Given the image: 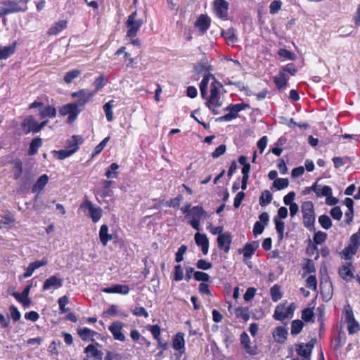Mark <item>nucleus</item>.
<instances>
[{
	"label": "nucleus",
	"instance_id": "obj_17",
	"mask_svg": "<svg viewBox=\"0 0 360 360\" xmlns=\"http://www.w3.org/2000/svg\"><path fill=\"white\" fill-rule=\"evenodd\" d=\"M240 344L245 349L246 353L250 355H256L257 354V347L256 345H250V339L248 335L243 332L241 333L240 337Z\"/></svg>",
	"mask_w": 360,
	"mask_h": 360
},
{
	"label": "nucleus",
	"instance_id": "obj_31",
	"mask_svg": "<svg viewBox=\"0 0 360 360\" xmlns=\"http://www.w3.org/2000/svg\"><path fill=\"white\" fill-rule=\"evenodd\" d=\"M49 181V176L46 174L41 175L32 187V193H39L44 189Z\"/></svg>",
	"mask_w": 360,
	"mask_h": 360
},
{
	"label": "nucleus",
	"instance_id": "obj_15",
	"mask_svg": "<svg viewBox=\"0 0 360 360\" xmlns=\"http://www.w3.org/2000/svg\"><path fill=\"white\" fill-rule=\"evenodd\" d=\"M49 263V260L46 257H44L41 260H36L33 262L29 264L28 266L26 268L25 271L22 274V278H27L30 277L34 271L44 266H46Z\"/></svg>",
	"mask_w": 360,
	"mask_h": 360
},
{
	"label": "nucleus",
	"instance_id": "obj_4",
	"mask_svg": "<svg viewBox=\"0 0 360 360\" xmlns=\"http://www.w3.org/2000/svg\"><path fill=\"white\" fill-rule=\"evenodd\" d=\"M207 217V213L204 210L202 206H194L191 208V212L189 214V217H187L189 219L188 223L195 230L199 231L200 230V221Z\"/></svg>",
	"mask_w": 360,
	"mask_h": 360
},
{
	"label": "nucleus",
	"instance_id": "obj_48",
	"mask_svg": "<svg viewBox=\"0 0 360 360\" xmlns=\"http://www.w3.org/2000/svg\"><path fill=\"white\" fill-rule=\"evenodd\" d=\"M210 77V75L205 76L200 84V94L203 98H206L207 89V85H208Z\"/></svg>",
	"mask_w": 360,
	"mask_h": 360
},
{
	"label": "nucleus",
	"instance_id": "obj_35",
	"mask_svg": "<svg viewBox=\"0 0 360 360\" xmlns=\"http://www.w3.org/2000/svg\"><path fill=\"white\" fill-rule=\"evenodd\" d=\"M221 35L224 37L228 44H233L237 41L236 31L233 28L223 31Z\"/></svg>",
	"mask_w": 360,
	"mask_h": 360
},
{
	"label": "nucleus",
	"instance_id": "obj_58",
	"mask_svg": "<svg viewBox=\"0 0 360 360\" xmlns=\"http://www.w3.org/2000/svg\"><path fill=\"white\" fill-rule=\"evenodd\" d=\"M278 54L282 58H285L292 60H294L296 58V56L293 53L285 49H279L278 51Z\"/></svg>",
	"mask_w": 360,
	"mask_h": 360
},
{
	"label": "nucleus",
	"instance_id": "obj_43",
	"mask_svg": "<svg viewBox=\"0 0 360 360\" xmlns=\"http://www.w3.org/2000/svg\"><path fill=\"white\" fill-rule=\"evenodd\" d=\"M272 200V194L268 190H265L262 193L259 198V205L264 207L269 205Z\"/></svg>",
	"mask_w": 360,
	"mask_h": 360
},
{
	"label": "nucleus",
	"instance_id": "obj_64",
	"mask_svg": "<svg viewBox=\"0 0 360 360\" xmlns=\"http://www.w3.org/2000/svg\"><path fill=\"white\" fill-rule=\"evenodd\" d=\"M349 244L358 248L360 246V234L357 232L352 235Z\"/></svg>",
	"mask_w": 360,
	"mask_h": 360
},
{
	"label": "nucleus",
	"instance_id": "obj_3",
	"mask_svg": "<svg viewBox=\"0 0 360 360\" xmlns=\"http://www.w3.org/2000/svg\"><path fill=\"white\" fill-rule=\"evenodd\" d=\"M125 24L127 28L126 37L132 39L137 35L143 21L142 19L137 18V12L134 11L128 16Z\"/></svg>",
	"mask_w": 360,
	"mask_h": 360
},
{
	"label": "nucleus",
	"instance_id": "obj_38",
	"mask_svg": "<svg viewBox=\"0 0 360 360\" xmlns=\"http://www.w3.org/2000/svg\"><path fill=\"white\" fill-rule=\"evenodd\" d=\"M22 172V162L18 159L13 162L12 173L15 179L20 178Z\"/></svg>",
	"mask_w": 360,
	"mask_h": 360
},
{
	"label": "nucleus",
	"instance_id": "obj_40",
	"mask_svg": "<svg viewBox=\"0 0 360 360\" xmlns=\"http://www.w3.org/2000/svg\"><path fill=\"white\" fill-rule=\"evenodd\" d=\"M274 223H275V226H276V230L278 234V238L279 240H283V235H284V230H285V223L283 221H282L281 220H280L279 219H278L277 217H275L274 218Z\"/></svg>",
	"mask_w": 360,
	"mask_h": 360
},
{
	"label": "nucleus",
	"instance_id": "obj_25",
	"mask_svg": "<svg viewBox=\"0 0 360 360\" xmlns=\"http://www.w3.org/2000/svg\"><path fill=\"white\" fill-rule=\"evenodd\" d=\"M287 336L288 330L283 326L276 327L273 332L274 340L278 343H283L286 340Z\"/></svg>",
	"mask_w": 360,
	"mask_h": 360
},
{
	"label": "nucleus",
	"instance_id": "obj_29",
	"mask_svg": "<svg viewBox=\"0 0 360 360\" xmlns=\"http://www.w3.org/2000/svg\"><path fill=\"white\" fill-rule=\"evenodd\" d=\"M77 334L80 338L84 341L94 340L93 338L97 334L94 330H92L88 328H79L77 329Z\"/></svg>",
	"mask_w": 360,
	"mask_h": 360
},
{
	"label": "nucleus",
	"instance_id": "obj_22",
	"mask_svg": "<svg viewBox=\"0 0 360 360\" xmlns=\"http://www.w3.org/2000/svg\"><path fill=\"white\" fill-rule=\"evenodd\" d=\"M103 292L106 293L127 295L129 292V287L127 285L115 284L110 287L103 288Z\"/></svg>",
	"mask_w": 360,
	"mask_h": 360
},
{
	"label": "nucleus",
	"instance_id": "obj_10",
	"mask_svg": "<svg viewBox=\"0 0 360 360\" xmlns=\"http://www.w3.org/2000/svg\"><path fill=\"white\" fill-rule=\"evenodd\" d=\"M95 91H89L87 89H82L79 91L74 92L71 94V96L75 98H77L75 102H73L79 108L80 107L84 106L86 103L89 102L91 98L94 96Z\"/></svg>",
	"mask_w": 360,
	"mask_h": 360
},
{
	"label": "nucleus",
	"instance_id": "obj_59",
	"mask_svg": "<svg viewBox=\"0 0 360 360\" xmlns=\"http://www.w3.org/2000/svg\"><path fill=\"white\" fill-rule=\"evenodd\" d=\"M327 238V234L321 231L315 233L314 236V241L316 244H321L323 243Z\"/></svg>",
	"mask_w": 360,
	"mask_h": 360
},
{
	"label": "nucleus",
	"instance_id": "obj_37",
	"mask_svg": "<svg viewBox=\"0 0 360 360\" xmlns=\"http://www.w3.org/2000/svg\"><path fill=\"white\" fill-rule=\"evenodd\" d=\"M42 145V140L39 137L34 138L30 145V148L28 150V154L30 155H33L35 153H37L38 149Z\"/></svg>",
	"mask_w": 360,
	"mask_h": 360
},
{
	"label": "nucleus",
	"instance_id": "obj_60",
	"mask_svg": "<svg viewBox=\"0 0 360 360\" xmlns=\"http://www.w3.org/2000/svg\"><path fill=\"white\" fill-rule=\"evenodd\" d=\"M69 300L68 297L66 295H64L58 299V305L59 309L61 311V312L65 313L68 311L67 308H65V306L68 304Z\"/></svg>",
	"mask_w": 360,
	"mask_h": 360
},
{
	"label": "nucleus",
	"instance_id": "obj_55",
	"mask_svg": "<svg viewBox=\"0 0 360 360\" xmlns=\"http://www.w3.org/2000/svg\"><path fill=\"white\" fill-rule=\"evenodd\" d=\"M14 221L13 216L10 212H6L1 215V224L11 226L13 224Z\"/></svg>",
	"mask_w": 360,
	"mask_h": 360
},
{
	"label": "nucleus",
	"instance_id": "obj_57",
	"mask_svg": "<svg viewBox=\"0 0 360 360\" xmlns=\"http://www.w3.org/2000/svg\"><path fill=\"white\" fill-rule=\"evenodd\" d=\"M194 278L198 281L207 282L210 280V276L202 271H195L193 273Z\"/></svg>",
	"mask_w": 360,
	"mask_h": 360
},
{
	"label": "nucleus",
	"instance_id": "obj_6",
	"mask_svg": "<svg viewBox=\"0 0 360 360\" xmlns=\"http://www.w3.org/2000/svg\"><path fill=\"white\" fill-rule=\"evenodd\" d=\"M316 343V339L312 338L307 343H299L295 345V350L300 360H310L312 349Z\"/></svg>",
	"mask_w": 360,
	"mask_h": 360
},
{
	"label": "nucleus",
	"instance_id": "obj_53",
	"mask_svg": "<svg viewBox=\"0 0 360 360\" xmlns=\"http://www.w3.org/2000/svg\"><path fill=\"white\" fill-rule=\"evenodd\" d=\"M347 323V330L349 334H354L360 330V326L359 323L355 320L349 321Z\"/></svg>",
	"mask_w": 360,
	"mask_h": 360
},
{
	"label": "nucleus",
	"instance_id": "obj_26",
	"mask_svg": "<svg viewBox=\"0 0 360 360\" xmlns=\"http://www.w3.org/2000/svg\"><path fill=\"white\" fill-rule=\"evenodd\" d=\"M352 264L342 266L338 271L340 276L345 281H349L354 278V274L352 270Z\"/></svg>",
	"mask_w": 360,
	"mask_h": 360
},
{
	"label": "nucleus",
	"instance_id": "obj_49",
	"mask_svg": "<svg viewBox=\"0 0 360 360\" xmlns=\"http://www.w3.org/2000/svg\"><path fill=\"white\" fill-rule=\"evenodd\" d=\"M15 49V43H13L11 45L4 46L1 49V59H6L8 58L11 55H12Z\"/></svg>",
	"mask_w": 360,
	"mask_h": 360
},
{
	"label": "nucleus",
	"instance_id": "obj_42",
	"mask_svg": "<svg viewBox=\"0 0 360 360\" xmlns=\"http://www.w3.org/2000/svg\"><path fill=\"white\" fill-rule=\"evenodd\" d=\"M357 250L358 248L352 245L351 244H349L347 247H345L343 249L342 252V257L345 259H349L352 257V256L356 253Z\"/></svg>",
	"mask_w": 360,
	"mask_h": 360
},
{
	"label": "nucleus",
	"instance_id": "obj_39",
	"mask_svg": "<svg viewBox=\"0 0 360 360\" xmlns=\"http://www.w3.org/2000/svg\"><path fill=\"white\" fill-rule=\"evenodd\" d=\"M114 106V101L110 100L108 103H106L103 108L105 112L106 119L108 122H112L113 120V112H112V108Z\"/></svg>",
	"mask_w": 360,
	"mask_h": 360
},
{
	"label": "nucleus",
	"instance_id": "obj_46",
	"mask_svg": "<svg viewBox=\"0 0 360 360\" xmlns=\"http://www.w3.org/2000/svg\"><path fill=\"white\" fill-rule=\"evenodd\" d=\"M304 274L303 276H305L307 274H309L311 273H314L316 271V268L314 263L310 259H307L305 260V264L303 266Z\"/></svg>",
	"mask_w": 360,
	"mask_h": 360
},
{
	"label": "nucleus",
	"instance_id": "obj_18",
	"mask_svg": "<svg viewBox=\"0 0 360 360\" xmlns=\"http://www.w3.org/2000/svg\"><path fill=\"white\" fill-rule=\"evenodd\" d=\"M231 243V236L229 232H225L223 235L218 236L217 237L218 247L226 253H227L230 250Z\"/></svg>",
	"mask_w": 360,
	"mask_h": 360
},
{
	"label": "nucleus",
	"instance_id": "obj_19",
	"mask_svg": "<svg viewBox=\"0 0 360 360\" xmlns=\"http://www.w3.org/2000/svg\"><path fill=\"white\" fill-rule=\"evenodd\" d=\"M31 288L32 284H30L23 290L20 294L18 292L13 294L15 299L20 302L24 307H28L30 305L31 300L29 298V293Z\"/></svg>",
	"mask_w": 360,
	"mask_h": 360
},
{
	"label": "nucleus",
	"instance_id": "obj_20",
	"mask_svg": "<svg viewBox=\"0 0 360 360\" xmlns=\"http://www.w3.org/2000/svg\"><path fill=\"white\" fill-rule=\"evenodd\" d=\"M63 285V279L51 276L47 278L43 285V290H49L51 289H57Z\"/></svg>",
	"mask_w": 360,
	"mask_h": 360
},
{
	"label": "nucleus",
	"instance_id": "obj_61",
	"mask_svg": "<svg viewBox=\"0 0 360 360\" xmlns=\"http://www.w3.org/2000/svg\"><path fill=\"white\" fill-rule=\"evenodd\" d=\"M344 311H345L346 322L355 319L354 314H353L352 308L349 304H347L345 306Z\"/></svg>",
	"mask_w": 360,
	"mask_h": 360
},
{
	"label": "nucleus",
	"instance_id": "obj_13",
	"mask_svg": "<svg viewBox=\"0 0 360 360\" xmlns=\"http://www.w3.org/2000/svg\"><path fill=\"white\" fill-rule=\"evenodd\" d=\"M27 7L25 8H21L18 4L13 1H5L3 3L1 7V15H6L11 13L24 12L27 10Z\"/></svg>",
	"mask_w": 360,
	"mask_h": 360
},
{
	"label": "nucleus",
	"instance_id": "obj_28",
	"mask_svg": "<svg viewBox=\"0 0 360 360\" xmlns=\"http://www.w3.org/2000/svg\"><path fill=\"white\" fill-rule=\"evenodd\" d=\"M258 248L259 243L257 241H252L250 243H246L242 250L244 257L250 258Z\"/></svg>",
	"mask_w": 360,
	"mask_h": 360
},
{
	"label": "nucleus",
	"instance_id": "obj_5",
	"mask_svg": "<svg viewBox=\"0 0 360 360\" xmlns=\"http://www.w3.org/2000/svg\"><path fill=\"white\" fill-rule=\"evenodd\" d=\"M82 141L83 139L82 136H72L71 139L68 141V148L60 150L58 151H54V153L56 154L57 158L59 160H63L72 155L78 150V145L81 144Z\"/></svg>",
	"mask_w": 360,
	"mask_h": 360
},
{
	"label": "nucleus",
	"instance_id": "obj_24",
	"mask_svg": "<svg viewBox=\"0 0 360 360\" xmlns=\"http://www.w3.org/2000/svg\"><path fill=\"white\" fill-rule=\"evenodd\" d=\"M172 347L182 354L185 351L184 334L178 333L174 338L172 342Z\"/></svg>",
	"mask_w": 360,
	"mask_h": 360
},
{
	"label": "nucleus",
	"instance_id": "obj_9",
	"mask_svg": "<svg viewBox=\"0 0 360 360\" xmlns=\"http://www.w3.org/2000/svg\"><path fill=\"white\" fill-rule=\"evenodd\" d=\"M295 309V306L294 303H291L288 306L279 304L276 307L273 316L276 320L283 321L284 319L292 316Z\"/></svg>",
	"mask_w": 360,
	"mask_h": 360
},
{
	"label": "nucleus",
	"instance_id": "obj_27",
	"mask_svg": "<svg viewBox=\"0 0 360 360\" xmlns=\"http://www.w3.org/2000/svg\"><path fill=\"white\" fill-rule=\"evenodd\" d=\"M288 79L285 72L280 71L278 75L274 77L273 80L276 87L278 89H282L287 86Z\"/></svg>",
	"mask_w": 360,
	"mask_h": 360
},
{
	"label": "nucleus",
	"instance_id": "obj_14",
	"mask_svg": "<svg viewBox=\"0 0 360 360\" xmlns=\"http://www.w3.org/2000/svg\"><path fill=\"white\" fill-rule=\"evenodd\" d=\"M214 8L217 15L222 19L228 16L229 3L225 0H214Z\"/></svg>",
	"mask_w": 360,
	"mask_h": 360
},
{
	"label": "nucleus",
	"instance_id": "obj_62",
	"mask_svg": "<svg viewBox=\"0 0 360 360\" xmlns=\"http://www.w3.org/2000/svg\"><path fill=\"white\" fill-rule=\"evenodd\" d=\"M282 3L281 1H273L269 6V11L271 14H275L278 12L281 8Z\"/></svg>",
	"mask_w": 360,
	"mask_h": 360
},
{
	"label": "nucleus",
	"instance_id": "obj_50",
	"mask_svg": "<svg viewBox=\"0 0 360 360\" xmlns=\"http://www.w3.org/2000/svg\"><path fill=\"white\" fill-rule=\"evenodd\" d=\"M271 299L274 302H277L278 300L281 299L282 293L280 290V287L278 285H274L270 289Z\"/></svg>",
	"mask_w": 360,
	"mask_h": 360
},
{
	"label": "nucleus",
	"instance_id": "obj_41",
	"mask_svg": "<svg viewBox=\"0 0 360 360\" xmlns=\"http://www.w3.org/2000/svg\"><path fill=\"white\" fill-rule=\"evenodd\" d=\"M250 171V165H245L242 168V181H241V188L245 190L247 188L248 180L249 178V172Z\"/></svg>",
	"mask_w": 360,
	"mask_h": 360
},
{
	"label": "nucleus",
	"instance_id": "obj_56",
	"mask_svg": "<svg viewBox=\"0 0 360 360\" xmlns=\"http://www.w3.org/2000/svg\"><path fill=\"white\" fill-rule=\"evenodd\" d=\"M314 312L310 308L304 309L302 312V319L306 321L309 322L313 321Z\"/></svg>",
	"mask_w": 360,
	"mask_h": 360
},
{
	"label": "nucleus",
	"instance_id": "obj_2",
	"mask_svg": "<svg viewBox=\"0 0 360 360\" xmlns=\"http://www.w3.org/2000/svg\"><path fill=\"white\" fill-rule=\"evenodd\" d=\"M303 224L309 231H315V212L314 205L311 201H305L301 205Z\"/></svg>",
	"mask_w": 360,
	"mask_h": 360
},
{
	"label": "nucleus",
	"instance_id": "obj_8",
	"mask_svg": "<svg viewBox=\"0 0 360 360\" xmlns=\"http://www.w3.org/2000/svg\"><path fill=\"white\" fill-rule=\"evenodd\" d=\"M82 109L79 108L74 103H68L64 105L59 109V113L63 115H68V122L72 123L74 122Z\"/></svg>",
	"mask_w": 360,
	"mask_h": 360
},
{
	"label": "nucleus",
	"instance_id": "obj_63",
	"mask_svg": "<svg viewBox=\"0 0 360 360\" xmlns=\"http://www.w3.org/2000/svg\"><path fill=\"white\" fill-rule=\"evenodd\" d=\"M196 266L199 269L208 270L212 268V265L210 262L201 259L197 262Z\"/></svg>",
	"mask_w": 360,
	"mask_h": 360
},
{
	"label": "nucleus",
	"instance_id": "obj_33",
	"mask_svg": "<svg viewBox=\"0 0 360 360\" xmlns=\"http://www.w3.org/2000/svg\"><path fill=\"white\" fill-rule=\"evenodd\" d=\"M66 20H60L52 25L48 30L49 35H56L63 30L67 27Z\"/></svg>",
	"mask_w": 360,
	"mask_h": 360
},
{
	"label": "nucleus",
	"instance_id": "obj_54",
	"mask_svg": "<svg viewBox=\"0 0 360 360\" xmlns=\"http://www.w3.org/2000/svg\"><path fill=\"white\" fill-rule=\"evenodd\" d=\"M306 287L316 291L317 289V280L314 275L309 276L306 280Z\"/></svg>",
	"mask_w": 360,
	"mask_h": 360
},
{
	"label": "nucleus",
	"instance_id": "obj_32",
	"mask_svg": "<svg viewBox=\"0 0 360 360\" xmlns=\"http://www.w3.org/2000/svg\"><path fill=\"white\" fill-rule=\"evenodd\" d=\"M84 352L86 354L88 357H93L96 359H101L103 353L101 350H98L94 345H89L85 349Z\"/></svg>",
	"mask_w": 360,
	"mask_h": 360
},
{
	"label": "nucleus",
	"instance_id": "obj_52",
	"mask_svg": "<svg viewBox=\"0 0 360 360\" xmlns=\"http://www.w3.org/2000/svg\"><path fill=\"white\" fill-rule=\"evenodd\" d=\"M319 222L325 229H329L332 226V222L330 217L325 214L321 215L319 217Z\"/></svg>",
	"mask_w": 360,
	"mask_h": 360
},
{
	"label": "nucleus",
	"instance_id": "obj_11",
	"mask_svg": "<svg viewBox=\"0 0 360 360\" xmlns=\"http://www.w3.org/2000/svg\"><path fill=\"white\" fill-rule=\"evenodd\" d=\"M80 207L83 210H87L89 216L93 222L96 223L102 217V209L100 207L95 206L90 200H86L82 203Z\"/></svg>",
	"mask_w": 360,
	"mask_h": 360
},
{
	"label": "nucleus",
	"instance_id": "obj_36",
	"mask_svg": "<svg viewBox=\"0 0 360 360\" xmlns=\"http://www.w3.org/2000/svg\"><path fill=\"white\" fill-rule=\"evenodd\" d=\"M235 315L236 318L241 319L244 322L248 321L250 319L249 309L247 307H237L235 309Z\"/></svg>",
	"mask_w": 360,
	"mask_h": 360
},
{
	"label": "nucleus",
	"instance_id": "obj_21",
	"mask_svg": "<svg viewBox=\"0 0 360 360\" xmlns=\"http://www.w3.org/2000/svg\"><path fill=\"white\" fill-rule=\"evenodd\" d=\"M195 242L197 245L201 247L203 255H207L209 249V240L205 234H201L198 231L194 236Z\"/></svg>",
	"mask_w": 360,
	"mask_h": 360
},
{
	"label": "nucleus",
	"instance_id": "obj_51",
	"mask_svg": "<svg viewBox=\"0 0 360 360\" xmlns=\"http://www.w3.org/2000/svg\"><path fill=\"white\" fill-rule=\"evenodd\" d=\"M288 184H289L288 179H284V178L276 179L274 180V184H273L274 186L277 190L283 189V188L288 187Z\"/></svg>",
	"mask_w": 360,
	"mask_h": 360
},
{
	"label": "nucleus",
	"instance_id": "obj_30",
	"mask_svg": "<svg viewBox=\"0 0 360 360\" xmlns=\"http://www.w3.org/2000/svg\"><path fill=\"white\" fill-rule=\"evenodd\" d=\"M99 238L103 246L112 240V234L108 233V226L106 224H103L99 231Z\"/></svg>",
	"mask_w": 360,
	"mask_h": 360
},
{
	"label": "nucleus",
	"instance_id": "obj_7",
	"mask_svg": "<svg viewBox=\"0 0 360 360\" xmlns=\"http://www.w3.org/2000/svg\"><path fill=\"white\" fill-rule=\"evenodd\" d=\"M249 108L248 104L242 103L238 104H230L226 108H224L225 111H228L229 113L219 117L217 120L220 122L226 121L229 122L233 119H236L238 116V112L241 110H243Z\"/></svg>",
	"mask_w": 360,
	"mask_h": 360
},
{
	"label": "nucleus",
	"instance_id": "obj_1",
	"mask_svg": "<svg viewBox=\"0 0 360 360\" xmlns=\"http://www.w3.org/2000/svg\"><path fill=\"white\" fill-rule=\"evenodd\" d=\"M213 82L210 85V95L205 102V105L212 111L214 115H217V108L221 107L222 102L220 99L219 91L222 88L221 84L212 77Z\"/></svg>",
	"mask_w": 360,
	"mask_h": 360
},
{
	"label": "nucleus",
	"instance_id": "obj_47",
	"mask_svg": "<svg viewBox=\"0 0 360 360\" xmlns=\"http://www.w3.org/2000/svg\"><path fill=\"white\" fill-rule=\"evenodd\" d=\"M118 168H119V165L117 163H115V162L112 163L110 165L109 168L105 172V175L108 179L117 178V172H116V170Z\"/></svg>",
	"mask_w": 360,
	"mask_h": 360
},
{
	"label": "nucleus",
	"instance_id": "obj_16",
	"mask_svg": "<svg viewBox=\"0 0 360 360\" xmlns=\"http://www.w3.org/2000/svg\"><path fill=\"white\" fill-rule=\"evenodd\" d=\"M38 127L39 122L32 116L25 118L22 123V128L25 134H29L30 132L37 133L39 131V130H37Z\"/></svg>",
	"mask_w": 360,
	"mask_h": 360
},
{
	"label": "nucleus",
	"instance_id": "obj_12",
	"mask_svg": "<svg viewBox=\"0 0 360 360\" xmlns=\"http://www.w3.org/2000/svg\"><path fill=\"white\" fill-rule=\"evenodd\" d=\"M124 323L120 321H113L109 326L108 330L116 340L124 342L126 337L122 333Z\"/></svg>",
	"mask_w": 360,
	"mask_h": 360
},
{
	"label": "nucleus",
	"instance_id": "obj_34",
	"mask_svg": "<svg viewBox=\"0 0 360 360\" xmlns=\"http://www.w3.org/2000/svg\"><path fill=\"white\" fill-rule=\"evenodd\" d=\"M56 116V110L51 105H46L39 110V117L41 119L45 117L53 118Z\"/></svg>",
	"mask_w": 360,
	"mask_h": 360
},
{
	"label": "nucleus",
	"instance_id": "obj_45",
	"mask_svg": "<svg viewBox=\"0 0 360 360\" xmlns=\"http://www.w3.org/2000/svg\"><path fill=\"white\" fill-rule=\"evenodd\" d=\"M81 74L80 70L75 69L65 73L64 76V82L66 84H70L73 79L78 77Z\"/></svg>",
	"mask_w": 360,
	"mask_h": 360
},
{
	"label": "nucleus",
	"instance_id": "obj_44",
	"mask_svg": "<svg viewBox=\"0 0 360 360\" xmlns=\"http://www.w3.org/2000/svg\"><path fill=\"white\" fill-rule=\"evenodd\" d=\"M304 326V323L301 320H294L291 323V334L292 335H296L299 334Z\"/></svg>",
	"mask_w": 360,
	"mask_h": 360
},
{
	"label": "nucleus",
	"instance_id": "obj_23",
	"mask_svg": "<svg viewBox=\"0 0 360 360\" xmlns=\"http://www.w3.org/2000/svg\"><path fill=\"white\" fill-rule=\"evenodd\" d=\"M210 18L205 15H200L195 22V26L200 29L201 34H204L210 26Z\"/></svg>",
	"mask_w": 360,
	"mask_h": 360
}]
</instances>
